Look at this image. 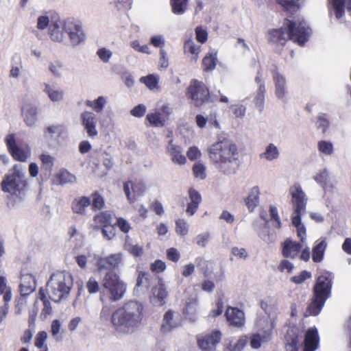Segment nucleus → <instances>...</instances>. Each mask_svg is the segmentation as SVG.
Masks as SVG:
<instances>
[{
  "mask_svg": "<svg viewBox=\"0 0 351 351\" xmlns=\"http://www.w3.org/2000/svg\"><path fill=\"white\" fill-rule=\"evenodd\" d=\"M311 34V29L304 20L294 21L286 19L282 27L268 31V41L283 47L290 40L303 46L308 40Z\"/></svg>",
  "mask_w": 351,
  "mask_h": 351,
  "instance_id": "2",
  "label": "nucleus"
},
{
  "mask_svg": "<svg viewBox=\"0 0 351 351\" xmlns=\"http://www.w3.org/2000/svg\"><path fill=\"white\" fill-rule=\"evenodd\" d=\"M196 40L198 43L202 44L205 43L208 40V32L206 29H204L202 26H197L195 29Z\"/></svg>",
  "mask_w": 351,
  "mask_h": 351,
  "instance_id": "49",
  "label": "nucleus"
},
{
  "mask_svg": "<svg viewBox=\"0 0 351 351\" xmlns=\"http://www.w3.org/2000/svg\"><path fill=\"white\" fill-rule=\"evenodd\" d=\"M333 276L332 273L324 271L319 275L313 289V300L308 306V311L312 315H317L331 294Z\"/></svg>",
  "mask_w": 351,
  "mask_h": 351,
  "instance_id": "3",
  "label": "nucleus"
},
{
  "mask_svg": "<svg viewBox=\"0 0 351 351\" xmlns=\"http://www.w3.org/2000/svg\"><path fill=\"white\" fill-rule=\"evenodd\" d=\"M217 62V52H208L202 59V68L204 71H213L216 67Z\"/></svg>",
  "mask_w": 351,
  "mask_h": 351,
  "instance_id": "31",
  "label": "nucleus"
},
{
  "mask_svg": "<svg viewBox=\"0 0 351 351\" xmlns=\"http://www.w3.org/2000/svg\"><path fill=\"white\" fill-rule=\"evenodd\" d=\"M167 258L173 262H178L180 258V254L178 250L174 247H171L167 250Z\"/></svg>",
  "mask_w": 351,
  "mask_h": 351,
  "instance_id": "59",
  "label": "nucleus"
},
{
  "mask_svg": "<svg viewBox=\"0 0 351 351\" xmlns=\"http://www.w3.org/2000/svg\"><path fill=\"white\" fill-rule=\"evenodd\" d=\"M104 205V200L103 197L97 192L94 193L93 194V208L96 210H100L103 208Z\"/></svg>",
  "mask_w": 351,
  "mask_h": 351,
  "instance_id": "54",
  "label": "nucleus"
},
{
  "mask_svg": "<svg viewBox=\"0 0 351 351\" xmlns=\"http://www.w3.org/2000/svg\"><path fill=\"white\" fill-rule=\"evenodd\" d=\"M97 56L99 57V58L104 62H108L109 59L111 58L112 53V52L106 49V48H101L98 49L97 52Z\"/></svg>",
  "mask_w": 351,
  "mask_h": 351,
  "instance_id": "60",
  "label": "nucleus"
},
{
  "mask_svg": "<svg viewBox=\"0 0 351 351\" xmlns=\"http://www.w3.org/2000/svg\"><path fill=\"white\" fill-rule=\"evenodd\" d=\"M86 289L90 294L97 293L100 289L99 283L94 277H90L86 282Z\"/></svg>",
  "mask_w": 351,
  "mask_h": 351,
  "instance_id": "52",
  "label": "nucleus"
},
{
  "mask_svg": "<svg viewBox=\"0 0 351 351\" xmlns=\"http://www.w3.org/2000/svg\"><path fill=\"white\" fill-rule=\"evenodd\" d=\"M234 154L231 144L226 141L217 142L210 149V154Z\"/></svg>",
  "mask_w": 351,
  "mask_h": 351,
  "instance_id": "32",
  "label": "nucleus"
},
{
  "mask_svg": "<svg viewBox=\"0 0 351 351\" xmlns=\"http://www.w3.org/2000/svg\"><path fill=\"white\" fill-rule=\"evenodd\" d=\"M225 316L229 325L235 328H241L245 324V313L237 307L228 306L225 312Z\"/></svg>",
  "mask_w": 351,
  "mask_h": 351,
  "instance_id": "12",
  "label": "nucleus"
},
{
  "mask_svg": "<svg viewBox=\"0 0 351 351\" xmlns=\"http://www.w3.org/2000/svg\"><path fill=\"white\" fill-rule=\"evenodd\" d=\"M124 249L135 257H140L143 254V249L137 244H133L129 236L125 237Z\"/></svg>",
  "mask_w": 351,
  "mask_h": 351,
  "instance_id": "36",
  "label": "nucleus"
},
{
  "mask_svg": "<svg viewBox=\"0 0 351 351\" xmlns=\"http://www.w3.org/2000/svg\"><path fill=\"white\" fill-rule=\"evenodd\" d=\"M40 160L42 162L41 168L50 173L54 164V158L51 155H40Z\"/></svg>",
  "mask_w": 351,
  "mask_h": 351,
  "instance_id": "48",
  "label": "nucleus"
},
{
  "mask_svg": "<svg viewBox=\"0 0 351 351\" xmlns=\"http://www.w3.org/2000/svg\"><path fill=\"white\" fill-rule=\"evenodd\" d=\"M123 191L130 203L134 202L136 197L141 193L137 191L136 186H134V183L130 180L124 183Z\"/></svg>",
  "mask_w": 351,
  "mask_h": 351,
  "instance_id": "39",
  "label": "nucleus"
},
{
  "mask_svg": "<svg viewBox=\"0 0 351 351\" xmlns=\"http://www.w3.org/2000/svg\"><path fill=\"white\" fill-rule=\"evenodd\" d=\"M101 285L104 289V294L112 302L122 300L127 291V284L114 270L106 271L102 277Z\"/></svg>",
  "mask_w": 351,
  "mask_h": 351,
  "instance_id": "5",
  "label": "nucleus"
},
{
  "mask_svg": "<svg viewBox=\"0 0 351 351\" xmlns=\"http://www.w3.org/2000/svg\"><path fill=\"white\" fill-rule=\"evenodd\" d=\"M116 225L124 233H128L131 229L130 223L121 217H119L117 219Z\"/></svg>",
  "mask_w": 351,
  "mask_h": 351,
  "instance_id": "58",
  "label": "nucleus"
},
{
  "mask_svg": "<svg viewBox=\"0 0 351 351\" xmlns=\"http://www.w3.org/2000/svg\"><path fill=\"white\" fill-rule=\"evenodd\" d=\"M43 91L47 95L51 101L59 102L64 99V91L48 84H44Z\"/></svg>",
  "mask_w": 351,
  "mask_h": 351,
  "instance_id": "25",
  "label": "nucleus"
},
{
  "mask_svg": "<svg viewBox=\"0 0 351 351\" xmlns=\"http://www.w3.org/2000/svg\"><path fill=\"white\" fill-rule=\"evenodd\" d=\"M260 190L258 186L253 187L245 199V204L250 212H252L259 202Z\"/></svg>",
  "mask_w": 351,
  "mask_h": 351,
  "instance_id": "26",
  "label": "nucleus"
},
{
  "mask_svg": "<svg viewBox=\"0 0 351 351\" xmlns=\"http://www.w3.org/2000/svg\"><path fill=\"white\" fill-rule=\"evenodd\" d=\"M122 258V254L121 253H117L111 254L104 258H99L97 260V267L99 271L104 269H109V270H113L117 268L120 264Z\"/></svg>",
  "mask_w": 351,
  "mask_h": 351,
  "instance_id": "14",
  "label": "nucleus"
},
{
  "mask_svg": "<svg viewBox=\"0 0 351 351\" xmlns=\"http://www.w3.org/2000/svg\"><path fill=\"white\" fill-rule=\"evenodd\" d=\"M293 269V264L287 259L282 260L278 265V269L280 272H284L286 270L288 273H291Z\"/></svg>",
  "mask_w": 351,
  "mask_h": 351,
  "instance_id": "53",
  "label": "nucleus"
},
{
  "mask_svg": "<svg viewBox=\"0 0 351 351\" xmlns=\"http://www.w3.org/2000/svg\"><path fill=\"white\" fill-rule=\"evenodd\" d=\"M73 286L71 276L65 272L52 274L47 283V293L52 301L60 302L66 299Z\"/></svg>",
  "mask_w": 351,
  "mask_h": 351,
  "instance_id": "4",
  "label": "nucleus"
},
{
  "mask_svg": "<svg viewBox=\"0 0 351 351\" xmlns=\"http://www.w3.org/2000/svg\"><path fill=\"white\" fill-rule=\"evenodd\" d=\"M5 142L10 154H25L26 151L16 143L14 134L8 135ZM27 152H29V149Z\"/></svg>",
  "mask_w": 351,
  "mask_h": 351,
  "instance_id": "40",
  "label": "nucleus"
},
{
  "mask_svg": "<svg viewBox=\"0 0 351 351\" xmlns=\"http://www.w3.org/2000/svg\"><path fill=\"white\" fill-rule=\"evenodd\" d=\"M247 337L242 336L234 343H230L224 349V351H241L247 343Z\"/></svg>",
  "mask_w": 351,
  "mask_h": 351,
  "instance_id": "42",
  "label": "nucleus"
},
{
  "mask_svg": "<svg viewBox=\"0 0 351 351\" xmlns=\"http://www.w3.org/2000/svg\"><path fill=\"white\" fill-rule=\"evenodd\" d=\"M64 132L63 126L52 125L46 128L43 133V138L49 147H56L58 144L56 138L61 136Z\"/></svg>",
  "mask_w": 351,
  "mask_h": 351,
  "instance_id": "13",
  "label": "nucleus"
},
{
  "mask_svg": "<svg viewBox=\"0 0 351 351\" xmlns=\"http://www.w3.org/2000/svg\"><path fill=\"white\" fill-rule=\"evenodd\" d=\"M312 274L307 270L302 271L298 275L293 276L290 278V281L294 284L300 285L303 283L306 280L310 279Z\"/></svg>",
  "mask_w": 351,
  "mask_h": 351,
  "instance_id": "47",
  "label": "nucleus"
},
{
  "mask_svg": "<svg viewBox=\"0 0 351 351\" xmlns=\"http://www.w3.org/2000/svg\"><path fill=\"white\" fill-rule=\"evenodd\" d=\"M193 172L195 178L200 180H204L206 177V167L205 166L199 162H195L193 166Z\"/></svg>",
  "mask_w": 351,
  "mask_h": 351,
  "instance_id": "46",
  "label": "nucleus"
},
{
  "mask_svg": "<svg viewBox=\"0 0 351 351\" xmlns=\"http://www.w3.org/2000/svg\"><path fill=\"white\" fill-rule=\"evenodd\" d=\"M101 232L103 236L108 240L112 239L115 236V229L112 226H104Z\"/></svg>",
  "mask_w": 351,
  "mask_h": 351,
  "instance_id": "64",
  "label": "nucleus"
},
{
  "mask_svg": "<svg viewBox=\"0 0 351 351\" xmlns=\"http://www.w3.org/2000/svg\"><path fill=\"white\" fill-rule=\"evenodd\" d=\"M313 179L324 189L328 188L332 189L334 187L333 184L330 182L329 173L326 169L320 170L313 176Z\"/></svg>",
  "mask_w": 351,
  "mask_h": 351,
  "instance_id": "28",
  "label": "nucleus"
},
{
  "mask_svg": "<svg viewBox=\"0 0 351 351\" xmlns=\"http://www.w3.org/2000/svg\"><path fill=\"white\" fill-rule=\"evenodd\" d=\"M143 305L134 300L129 301L112 315L111 322L119 335H131L140 328L143 318Z\"/></svg>",
  "mask_w": 351,
  "mask_h": 351,
  "instance_id": "1",
  "label": "nucleus"
},
{
  "mask_svg": "<svg viewBox=\"0 0 351 351\" xmlns=\"http://www.w3.org/2000/svg\"><path fill=\"white\" fill-rule=\"evenodd\" d=\"M146 112V107L143 104H138L131 110L130 114L136 117H141Z\"/></svg>",
  "mask_w": 351,
  "mask_h": 351,
  "instance_id": "63",
  "label": "nucleus"
},
{
  "mask_svg": "<svg viewBox=\"0 0 351 351\" xmlns=\"http://www.w3.org/2000/svg\"><path fill=\"white\" fill-rule=\"evenodd\" d=\"M283 9L291 14H294L300 9L303 0H276Z\"/></svg>",
  "mask_w": 351,
  "mask_h": 351,
  "instance_id": "33",
  "label": "nucleus"
},
{
  "mask_svg": "<svg viewBox=\"0 0 351 351\" xmlns=\"http://www.w3.org/2000/svg\"><path fill=\"white\" fill-rule=\"evenodd\" d=\"M23 114L24 121L28 126H33L37 121L38 108L37 107L28 104L23 107Z\"/></svg>",
  "mask_w": 351,
  "mask_h": 351,
  "instance_id": "22",
  "label": "nucleus"
},
{
  "mask_svg": "<svg viewBox=\"0 0 351 351\" xmlns=\"http://www.w3.org/2000/svg\"><path fill=\"white\" fill-rule=\"evenodd\" d=\"M213 156V159L216 160L215 162L217 165L218 168L225 173L231 169L232 162L237 160V158L232 157L226 158L224 155L215 154Z\"/></svg>",
  "mask_w": 351,
  "mask_h": 351,
  "instance_id": "34",
  "label": "nucleus"
},
{
  "mask_svg": "<svg viewBox=\"0 0 351 351\" xmlns=\"http://www.w3.org/2000/svg\"><path fill=\"white\" fill-rule=\"evenodd\" d=\"M155 291H156L155 298L157 299L160 306H163L166 303L165 299L168 297L169 293L162 279L160 278H158V283L155 286Z\"/></svg>",
  "mask_w": 351,
  "mask_h": 351,
  "instance_id": "30",
  "label": "nucleus"
},
{
  "mask_svg": "<svg viewBox=\"0 0 351 351\" xmlns=\"http://www.w3.org/2000/svg\"><path fill=\"white\" fill-rule=\"evenodd\" d=\"M272 75L275 83L276 95L278 98H282L285 93V79L278 73L277 68L272 71Z\"/></svg>",
  "mask_w": 351,
  "mask_h": 351,
  "instance_id": "23",
  "label": "nucleus"
},
{
  "mask_svg": "<svg viewBox=\"0 0 351 351\" xmlns=\"http://www.w3.org/2000/svg\"><path fill=\"white\" fill-rule=\"evenodd\" d=\"M318 149L322 154H331L333 151V146L330 142L321 141L318 143Z\"/></svg>",
  "mask_w": 351,
  "mask_h": 351,
  "instance_id": "56",
  "label": "nucleus"
},
{
  "mask_svg": "<svg viewBox=\"0 0 351 351\" xmlns=\"http://www.w3.org/2000/svg\"><path fill=\"white\" fill-rule=\"evenodd\" d=\"M285 341L287 351H298V329L295 327L289 328L285 336Z\"/></svg>",
  "mask_w": 351,
  "mask_h": 351,
  "instance_id": "17",
  "label": "nucleus"
},
{
  "mask_svg": "<svg viewBox=\"0 0 351 351\" xmlns=\"http://www.w3.org/2000/svg\"><path fill=\"white\" fill-rule=\"evenodd\" d=\"M189 195L190 202L187 204L186 211L189 215H193L197 211L198 206L202 202V197L199 193L193 188L189 189Z\"/></svg>",
  "mask_w": 351,
  "mask_h": 351,
  "instance_id": "21",
  "label": "nucleus"
},
{
  "mask_svg": "<svg viewBox=\"0 0 351 351\" xmlns=\"http://www.w3.org/2000/svg\"><path fill=\"white\" fill-rule=\"evenodd\" d=\"M319 342V337L317 328H308L304 337L303 351H315L318 348Z\"/></svg>",
  "mask_w": 351,
  "mask_h": 351,
  "instance_id": "16",
  "label": "nucleus"
},
{
  "mask_svg": "<svg viewBox=\"0 0 351 351\" xmlns=\"http://www.w3.org/2000/svg\"><path fill=\"white\" fill-rule=\"evenodd\" d=\"M186 97L190 104L195 107L199 108L209 102H215L217 99L211 96L207 85L202 81L197 79L191 80L185 93Z\"/></svg>",
  "mask_w": 351,
  "mask_h": 351,
  "instance_id": "7",
  "label": "nucleus"
},
{
  "mask_svg": "<svg viewBox=\"0 0 351 351\" xmlns=\"http://www.w3.org/2000/svg\"><path fill=\"white\" fill-rule=\"evenodd\" d=\"M326 248V243L325 241H321L313 247L312 259L313 262L320 263L323 260Z\"/></svg>",
  "mask_w": 351,
  "mask_h": 351,
  "instance_id": "35",
  "label": "nucleus"
},
{
  "mask_svg": "<svg viewBox=\"0 0 351 351\" xmlns=\"http://www.w3.org/2000/svg\"><path fill=\"white\" fill-rule=\"evenodd\" d=\"M176 231L178 234L184 236L188 233V226L184 219H179L176 222Z\"/></svg>",
  "mask_w": 351,
  "mask_h": 351,
  "instance_id": "55",
  "label": "nucleus"
},
{
  "mask_svg": "<svg viewBox=\"0 0 351 351\" xmlns=\"http://www.w3.org/2000/svg\"><path fill=\"white\" fill-rule=\"evenodd\" d=\"M169 66V58L167 52L160 49L159 53V58L158 62V69L159 70L166 69Z\"/></svg>",
  "mask_w": 351,
  "mask_h": 351,
  "instance_id": "50",
  "label": "nucleus"
},
{
  "mask_svg": "<svg viewBox=\"0 0 351 351\" xmlns=\"http://www.w3.org/2000/svg\"><path fill=\"white\" fill-rule=\"evenodd\" d=\"M49 32L52 40L62 42L64 40V21L56 20L49 25Z\"/></svg>",
  "mask_w": 351,
  "mask_h": 351,
  "instance_id": "20",
  "label": "nucleus"
},
{
  "mask_svg": "<svg viewBox=\"0 0 351 351\" xmlns=\"http://www.w3.org/2000/svg\"><path fill=\"white\" fill-rule=\"evenodd\" d=\"M90 205V199L88 197L75 199L72 203V210L75 213L84 215L86 208Z\"/></svg>",
  "mask_w": 351,
  "mask_h": 351,
  "instance_id": "29",
  "label": "nucleus"
},
{
  "mask_svg": "<svg viewBox=\"0 0 351 351\" xmlns=\"http://www.w3.org/2000/svg\"><path fill=\"white\" fill-rule=\"evenodd\" d=\"M221 336V332L218 330L200 334L197 336V346L202 351H215Z\"/></svg>",
  "mask_w": 351,
  "mask_h": 351,
  "instance_id": "8",
  "label": "nucleus"
},
{
  "mask_svg": "<svg viewBox=\"0 0 351 351\" xmlns=\"http://www.w3.org/2000/svg\"><path fill=\"white\" fill-rule=\"evenodd\" d=\"M337 19H341L345 13L346 0H330Z\"/></svg>",
  "mask_w": 351,
  "mask_h": 351,
  "instance_id": "44",
  "label": "nucleus"
},
{
  "mask_svg": "<svg viewBox=\"0 0 351 351\" xmlns=\"http://www.w3.org/2000/svg\"><path fill=\"white\" fill-rule=\"evenodd\" d=\"M48 69L50 72L57 77H62L64 71V64L60 61L49 62Z\"/></svg>",
  "mask_w": 351,
  "mask_h": 351,
  "instance_id": "43",
  "label": "nucleus"
},
{
  "mask_svg": "<svg viewBox=\"0 0 351 351\" xmlns=\"http://www.w3.org/2000/svg\"><path fill=\"white\" fill-rule=\"evenodd\" d=\"M302 249V243L293 241L290 238L286 239L281 243V254L285 258H296Z\"/></svg>",
  "mask_w": 351,
  "mask_h": 351,
  "instance_id": "11",
  "label": "nucleus"
},
{
  "mask_svg": "<svg viewBox=\"0 0 351 351\" xmlns=\"http://www.w3.org/2000/svg\"><path fill=\"white\" fill-rule=\"evenodd\" d=\"M27 186L25 169L21 165H15L12 169L5 176L1 189L4 192L19 196L23 193Z\"/></svg>",
  "mask_w": 351,
  "mask_h": 351,
  "instance_id": "6",
  "label": "nucleus"
},
{
  "mask_svg": "<svg viewBox=\"0 0 351 351\" xmlns=\"http://www.w3.org/2000/svg\"><path fill=\"white\" fill-rule=\"evenodd\" d=\"M171 113V108L168 104L158 106L155 110V127L164 126L165 123L169 120Z\"/></svg>",
  "mask_w": 351,
  "mask_h": 351,
  "instance_id": "18",
  "label": "nucleus"
},
{
  "mask_svg": "<svg viewBox=\"0 0 351 351\" xmlns=\"http://www.w3.org/2000/svg\"><path fill=\"white\" fill-rule=\"evenodd\" d=\"M183 49L185 54L191 55L193 60H197L201 51V46L196 45L192 39H189L184 43Z\"/></svg>",
  "mask_w": 351,
  "mask_h": 351,
  "instance_id": "27",
  "label": "nucleus"
},
{
  "mask_svg": "<svg viewBox=\"0 0 351 351\" xmlns=\"http://www.w3.org/2000/svg\"><path fill=\"white\" fill-rule=\"evenodd\" d=\"M36 289L34 277L30 274H24L21 277L20 291L22 295H27Z\"/></svg>",
  "mask_w": 351,
  "mask_h": 351,
  "instance_id": "19",
  "label": "nucleus"
},
{
  "mask_svg": "<svg viewBox=\"0 0 351 351\" xmlns=\"http://www.w3.org/2000/svg\"><path fill=\"white\" fill-rule=\"evenodd\" d=\"M38 298L43 302V308L42 309L41 316L45 319L52 313V307L51 302L47 299V295L43 288H40L38 291Z\"/></svg>",
  "mask_w": 351,
  "mask_h": 351,
  "instance_id": "38",
  "label": "nucleus"
},
{
  "mask_svg": "<svg viewBox=\"0 0 351 351\" xmlns=\"http://www.w3.org/2000/svg\"><path fill=\"white\" fill-rule=\"evenodd\" d=\"M58 178L60 184H64L67 183L75 182L76 178L74 175L70 173L66 170H62L58 175Z\"/></svg>",
  "mask_w": 351,
  "mask_h": 351,
  "instance_id": "45",
  "label": "nucleus"
},
{
  "mask_svg": "<svg viewBox=\"0 0 351 351\" xmlns=\"http://www.w3.org/2000/svg\"><path fill=\"white\" fill-rule=\"evenodd\" d=\"M173 314L174 312L171 310H169L165 313L160 326L161 332H169L178 326V324L173 320Z\"/></svg>",
  "mask_w": 351,
  "mask_h": 351,
  "instance_id": "24",
  "label": "nucleus"
},
{
  "mask_svg": "<svg viewBox=\"0 0 351 351\" xmlns=\"http://www.w3.org/2000/svg\"><path fill=\"white\" fill-rule=\"evenodd\" d=\"M80 117L82 125L86 130L88 136L90 137L95 136L97 134L96 130L97 118L95 114L92 112L85 111L81 114Z\"/></svg>",
  "mask_w": 351,
  "mask_h": 351,
  "instance_id": "15",
  "label": "nucleus"
},
{
  "mask_svg": "<svg viewBox=\"0 0 351 351\" xmlns=\"http://www.w3.org/2000/svg\"><path fill=\"white\" fill-rule=\"evenodd\" d=\"M271 338V332H265L263 335L258 333L253 334L250 337V346L254 349L261 347L262 342L267 341Z\"/></svg>",
  "mask_w": 351,
  "mask_h": 351,
  "instance_id": "41",
  "label": "nucleus"
},
{
  "mask_svg": "<svg viewBox=\"0 0 351 351\" xmlns=\"http://www.w3.org/2000/svg\"><path fill=\"white\" fill-rule=\"evenodd\" d=\"M107 103V99L104 96H99L94 100L93 110L96 112H101Z\"/></svg>",
  "mask_w": 351,
  "mask_h": 351,
  "instance_id": "57",
  "label": "nucleus"
},
{
  "mask_svg": "<svg viewBox=\"0 0 351 351\" xmlns=\"http://www.w3.org/2000/svg\"><path fill=\"white\" fill-rule=\"evenodd\" d=\"M189 0H170L171 11L176 15L183 14L188 9Z\"/></svg>",
  "mask_w": 351,
  "mask_h": 351,
  "instance_id": "37",
  "label": "nucleus"
},
{
  "mask_svg": "<svg viewBox=\"0 0 351 351\" xmlns=\"http://www.w3.org/2000/svg\"><path fill=\"white\" fill-rule=\"evenodd\" d=\"M289 192L291 195V202L294 209H297L298 211L305 210L307 198L301 186L295 183L290 187Z\"/></svg>",
  "mask_w": 351,
  "mask_h": 351,
  "instance_id": "10",
  "label": "nucleus"
},
{
  "mask_svg": "<svg viewBox=\"0 0 351 351\" xmlns=\"http://www.w3.org/2000/svg\"><path fill=\"white\" fill-rule=\"evenodd\" d=\"M64 32L66 33L73 46L79 45L85 39V34L81 25L73 19L64 21Z\"/></svg>",
  "mask_w": 351,
  "mask_h": 351,
  "instance_id": "9",
  "label": "nucleus"
},
{
  "mask_svg": "<svg viewBox=\"0 0 351 351\" xmlns=\"http://www.w3.org/2000/svg\"><path fill=\"white\" fill-rule=\"evenodd\" d=\"M149 279L148 274L144 271H140L136 281V287H143L147 289L149 286Z\"/></svg>",
  "mask_w": 351,
  "mask_h": 351,
  "instance_id": "51",
  "label": "nucleus"
},
{
  "mask_svg": "<svg viewBox=\"0 0 351 351\" xmlns=\"http://www.w3.org/2000/svg\"><path fill=\"white\" fill-rule=\"evenodd\" d=\"M47 337V335L45 332L41 331L39 332L36 337L35 339V346L38 348H42L44 346L45 340Z\"/></svg>",
  "mask_w": 351,
  "mask_h": 351,
  "instance_id": "61",
  "label": "nucleus"
},
{
  "mask_svg": "<svg viewBox=\"0 0 351 351\" xmlns=\"http://www.w3.org/2000/svg\"><path fill=\"white\" fill-rule=\"evenodd\" d=\"M223 310V302L222 299H219L216 302V308L211 310L210 315L213 317L220 315Z\"/></svg>",
  "mask_w": 351,
  "mask_h": 351,
  "instance_id": "62",
  "label": "nucleus"
}]
</instances>
